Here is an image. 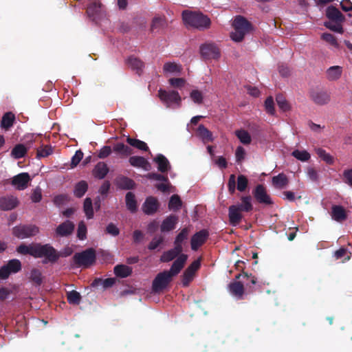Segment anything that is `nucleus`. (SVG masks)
<instances>
[{
	"mask_svg": "<svg viewBox=\"0 0 352 352\" xmlns=\"http://www.w3.org/2000/svg\"><path fill=\"white\" fill-rule=\"evenodd\" d=\"M189 232L190 230L188 228H183L177 235L174 241V245L179 247L180 249H183L182 244L186 240L188 239Z\"/></svg>",
	"mask_w": 352,
	"mask_h": 352,
	"instance_id": "38",
	"label": "nucleus"
},
{
	"mask_svg": "<svg viewBox=\"0 0 352 352\" xmlns=\"http://www.w3.org/2000/svg\"><path fill=\"white\" fill-rule=\"evenodd\" d=\"M116 186L122 190H132L135 187V182L131 178L119 175L115 179Z\"/></svg>",
	"mask_w": 352,
	"mask_h": 352,
	"instance_id": "18",
	"label": "nucleus"
},
{
	"mask_svg": "<svg viewBox=\"0 0 352 352\" xmlns=\"http://www.w3.org/2000/svg\"><path fill=\"white\" fill-rule=\"evenodd\" d=\"M292 155L302 162H307L311 157L310 154L306 151L294 150Z\"/></svg>",
	"mask_w": 352,
	"mask_h": 352,
	"instance_id": "52",
	"label": "nucleus"
},
{
	"mask_svg": "<svg viewBox=\"0 0 352 352\" xmlns=\"http://www.w3.org/2000/svg\"><path fill=\"white\" fill-rule=\"evenodd\" d=\"M114 274L120 278H126L132 274V268L126 265H117L113 269Z\"/></svg>",
	"mask_w": 352,
	"mask_h": 352,
	"instance_id": "33",
	"label": "nucleus"
},
{
	"mask_svg": "<svg viewBox=\"0 0 352 352\" xmlns=\"http://www.w3.org/2000/svg\"><path fill=\"white\" fill-rule=\"evenodd\" d=\"M228 217L230 224L236 226L241 221L243 214L238 210V208L235 205H231L228 208Z\"/></svg>",
	"mask_w": 352,
	"mask_h": 352,
	"instance_id": "22",
	"label": "nucleus"
},
{
	"mask_svg": "<svg viewBox=\"0 0 352 352\" xmlns=\"http://www.w3.org/2000/svg\"><path fill=\"white\" fill-rule=\"evenodd\" d=\"M228 289L230 294L237 300L243 299L245 288L241 282L237 280L232 281L228 285Z\"/></svg>",
	"mask_w": 352,
	"mask_h": 352,
	"instance_id": "15",
	"label": "nucleus"
},
{
	"mask_svg": "<svg viewBox=\"0 0 352 352\" xmlns=\"http://www.w3.org/2000/svg\"><path fill=\"white\" fill-rule=\"evenodd\" d=\"M166 26V22L164 17L155 16L153 18L151 26V32H159Z\"/></svg>",
	"mask_w": 352,
	"mask_h": 352,
	"instance_id": "39",
	"label": "nucleus"
},
{
	"mask_svg": "<svg viewBox=\"0 0 352 352\" xmlns=\"http://www.w3.org/2000/svg\"><path fill=\"white\" fill-rule=\"evenodd\" d=\"M105 232L113 236H117L120 234V230L114 223H110L107 226Z\"/></svg>",
	"mask_w": 352,
	"mask_h": 352,
	"instance_id": "60",
	"label": "nucleus"
},
{
	"mask_svg": "<svg viewBox=\"0 0 352 352\" xmlns=\"http://www.w3.org/2000/svg\"><path fill=\"white\" fill-rule=\"evenodd\" d=\"M109 168L106 163L103 162H98L93 170V175L98 179H104L109 173Z\"/></svg>",
	"mask_w": 352,
	"mask_h": 352,
	"instance_id": "27",
	"label": "nucleus"
},
{
	"mask_svg": "<svg viewBox=\"0 0 352 352\" xmlns=\"http://www.w3.org/2000/svg\"><path fill=\"white\" fill-rule=\"evenodd\" d=\"M197 135L206 143L213 140L212 133L203 124H200L197 129Z\"/></svg>",
	"mask_w": 352,
	"mask_h": 352,
	"instance_id": "31",
	"label": "nucleus"
},
{
	"mask_svg": "<svg viewBox=\"0 0 352 352\" xmlns=\"http://www.w3.org/2000/svg\"><path fill=\"white\" fill-rule=\"evenodd\" d=\"M343 179L346 184L352 186V168L344 170Z\"/></svg>",
	"mask_w": 352,
	"mask_h": 352,
	"instance_id": "64",
	"label": "nucleus"
},
{
	"mask_svg": "<svg viewBox=\"0 0 352 352\" xmlns=\"http://www.w3.org/2000/svg\"><path fill=\"white\" fill-rule=\"evenodd\" d=\"M321 37L324 41L333 46L337 47L338 45L336 37L330 33H323Z\"/></svg>",
	"mask_w": 352,
	"mask_h": 352,
	"instance_id": "63",
	"label": "nucleus"
},
{
	"mask_svg": "<svg viewBox=\"0 0 352 352\" xmlns=\"http://www.w3.org/2000/svg\"><path fill=\"white\" fill-rule=\"evenodd\" d=\"M190 97L195 103L199 104L203 102V94L199 90H192L190 92Z\"/></svg>",
	"mask_w": 352,
	"mask_h": 352,
	"instance_id": "58",
	"label": "nucleus"
},
{
	"mask_svg": "<svg viewBox=\"0 0 352 352\" xmlns=\"http://www.w3.org/2000/svg\"><path fill=\"white\" fill-rule=\"evenodd\" d=\"M241 204L243 208V212H250L253 209V206L252 204V197L248 196H243L241 198Z\"/></svg>",
	"mask_w": 352,
	"mask_h": 352,
	"instance_id": "54",
	"label": "nucleus"
},
{
	"mask_svg": "<svg viewBox=\"0 0 352 352\" xmlns=\"http://www.w3.org/2000/svg\"><path fill=\"white\" fill-rule=\"evenodd\" d=\"M83 157V153L80 151H76L75 155L72 158L71 166L76 167Z\"/></svg>",
	"mask_w": 352,
	"mask_h": 352,
	"instance_id": "62",
	"label": "nucleus"
},
{
	"mask_svg": "<svg viewBox=\"0 0 352 352\" xmlns=\"http://www.w3.org/2000/svg\"><path fill=\"white\" fill-rule=\"evenodd\" d=\"M163 69L165 72L180 73L182 71V67L180 65L175 63L168 62L164 65Z\"/></svg>",
	"mask_w": 352,
	"mask_h": 352,
	"instance_id": "50",
	"label": "nucleus"
},
{
	"mask_svg": "<svg viewBox=\"0 0 352 352\" xmlns=\"http://www.w3.org/2000/svg\"><path fill=\"white\" fill-rule=\"evenodd\" d=\"M265 111L268 114L274 115L275 114V109H274V99L272 96H269L266 98L265 101Z\"/></svg>",
	"mask_w": 352,
	"mask_h": 352,
	"instance_id": "55",
	"label": "nucleus"
},
{
	"mask_svg": "<svg viewBox=\"0 0 352 352\" xmlns=\"http://www.w3.org/2000/svg\"><path fill=\"white\" fill-rule=\"evenodd\" d=\"M130 164L136 168H142L145 170H149L151 168L150 163L141 156H131L129 159Z\"/></svg>",
	"mask_w": 352,
	"mask_h": 352,
	"instance_id": "23",
	"label": "nucleus"
},
{
	"mask_svg": "<svg viewBox=\"0 0 352 352\" xmlns=\"http://www.w3.org/2000/svg\"><path fill=\"white\" fill-rule=\"evenodd\" d=\"M273 186L278 189L285 188L289 184V179L284 173H279L276 176H274L272 179Z\"/></svg>",
	"mask_w": 352,
	"mask_h": 352,
	"instance_id": "29",
	"label": "nucleus"
},
{
	"mask_svg": "<svg viewBox=\"0 0 352 352\" xmlns=\"http://www.w3.org/2000/svg\"><path fill=\"white\" fill-rule=\"evenodd\" d=\"M37 250V243H32L30 245H25L24 243L21 244L16 248V252L22 255H30L36 258Z\"/></svg>",
	"mask_w": 352,
	"mask_h": 352,
	"instance_id": "25",
	"label": "nucleus"
},
{
	"mask_svg": "<svg viewBox=\"0 0 352 352\" xmlns=\"http://www.w3.org/2000/svg\"><path fill=\"white\" fill-rule=\"evenodd\" d=\"M235 135L237 137V138L239 140V141L245 144L248 145L250 144L252 142V138L250 133L244 130V129H239L236 130L235 132Z\"/></svg>",
	"mask_w": 352,
	"mask_h": 352,
	"instance_id": "42",
	"label": "nucleus"
},
{
	"mask_svg": "<svg viewBox=\"0 0 352 352\" xmlns=\"http://www.w3.org/2000/svg\"><path fill=\"white\" fill-rule=\"evenodd\" d=\"M208 236L209 232L206 229H203L199 232H197L191 237V249L194 251L197 250L199 247H201L206 243V241L208 239Z\"/></svg>",
	"mask_w": 352,
	"mask_h": 352,
	"instance_id": "9",
	"label": "nucleus"
},
{
	"mask_svg": "<svg viewBox=\"0 0 352 352\" xmlns=\"http://www.w3.org/2000/svg\"><path fill=\"white\" fill-rule=\"evenodd\" d=\"M126 142L131 146L138 148L141 151H148V146L146 143L135 138H132L131 137H127L126 140Z\"/></svg>",
	"mask_w": 352,
	"mask_h": 352,
	"instance_id": "40",
	"label": "nucleus"
},
{
	"mask_svg": "<svg viewBox=\"0 0 352 352\" xmlns=\"http://www.w3.org/2000/svg\"><path fill=\"white\" fill-rule=\"evenodd\" d=\"M182 205V201L177 195H173L170 197L168 202V208L170 210L175 211L178 210Z\"/></svg>",
	"mask_w": 352,
	"mask_h": 352,
	"instance_id": "45",
	"label": "nucleus"
},
{
	"mask_svg": "<svg viewBox=\"0 0 352 352\" xmlns=\"http://www.w3.org/2000/svg\"><path fill=\"white\" fill-rule=\"evenodd\" d=\"M168 82L172 87L175 88H181L186 84V80L182 78H172L169 79Z\"/></svg>",
	"mask_w": 352,
	"mask_h": 352,
	"instance_id": "59",
	"label": "nucleus"
},
{
	"mask_svg": "<svg viewBox=\"0 0 352 352\" xmlns=\"http://www.w3.org/2000/svg\"><path fill=\"white\" fill-rule=\"evenodd\" d=\"M14 120V114L12 112H7L2 117L1 126L5 129H8L13 125Z\"/></svg>",
	"mask_w": 352,
	"mask_h": 352,
	"instance_id": "41",
	"label": "nucleus"
},
{
	"mask_svg": "<svg viewBox=\"0 0 352 352\" xmlns=\"http://www.w3.org/2000/svg\"><path fill=\"white\" fill-rule=\"evenodd\" d=\"M53 153V149L51 146L45 145L37 148L36 158L41 159L42 157H47Z\"/></svg>",
	"mask_w": 352,
	"mask_h": 352,
	"instance_id": "46",
	"label": "nucleus"
},
{
	"mask_svg": "<svg viewBox=\"0 0 352 352\" xmlns=\"http://www.w3.org/2000/svg\"><path fill=\"white\" fill-rule=\"evenodd\" d=\"M187 259V254L180 255L174 261L169 270H165L157 274L153 280V291L155 293H158L166 288L172 281L173 277L177 275L184 268Z\"/></svg>",
	"mask_w": 352,
	"mask_h": 352,
	"instance_id": "1",
	"label": "nucleus"
},
{
	"mask_svg": "<svg viewBox=\"0 0 352 352\" xmlns=\"http://www.w3.org/2000/svg\"><path fill=\"white\" fill-rule=\"evenodd\" d=\"M19 204L18 198L14 195H6L0 197V209L3 211L12 210Z\"/></svg>",
	"mask_w": 352,
	"mask_h": 352,
	"instance_id": "14",
	"label": "nucleus"
},
{
	"mask_svg": "<svg viewBox=\"0 0 352 352\" xmlns=\"http://www.w3.org/2000/svg\"><path fill=\"white\" fill-rule=\"evenodd\" d=\"M183 249L174 245V248L165 251L160 256V261L162 263H168L174 259H177L180 255H182Z\"/></svg>",
	"mask_w": 352,
	"mask_h": 352,
	"instance_id": "16",
	"label": "nucleus"
},
{
	"mask_svg": "<svg viewBox=\"0 0 352 352\" xmlns=\"http://www.w3.org/2000/svg\"><path fill=\"white\" fill-rule=\"evenodd\" d=\"M252 194L259 204L265 205H271L273 204L270 195L267 193L266 188L262 184L257 185L253 190Z\"/></svg>",
	"mask_w": 352,
	"mask_h": 352,
	"instance_id": "10",
	"label": "nucleus"
},
{
	"mask_svg": "<svg viewBox=\"0 0 352 352\" xmlns=\"http://www.w3.org/2000/svg\"><path fill=\"white\" fill-rule=\"evenodd\" d=\"M101 10V3L99 1H94L91 3L87 8V14L90 17L95 20Z\"/></svg>",
	"mask_w": 352,
	"mask_h": 352,
	"instance_id": "35",
	"label": "nucleus"
},
{
	"mask_svg": "<svg viewBox=\"0 0 352 352\" xmlns=\"http://www.w3.org/2000/svg\"><path fill=\"white\" fill-rule=\"evenodd\" d=\"M28 152V148L23 144H18L14 146L11 151V156L16 159L23 157Z\"/></svg>",
	"mask_w": 352,
	"mask_h": 352,
	"instance_id": "37",
	"label": "nucleus"
},
{
	"mask_svg": "<svg viewBox=\"0 0 352 352\" xmlns=\"http://www.w3.org/2000/svg\"><path fill=\"white\" fill-rule=\"evenodd\" d=\"M327 78L329 80H338L342 74V67L340 66H331L327 70Z\"/></svg>",
	"mask_w": 352,
	"mask_h": 352,
	"instance_id": "32",
	"label": "nucleus"
},
{
	"mask_svg": "<svg viewBox=\"0 0 352 352\" xmlns=\"http://www.w3.org/2000/svg\"><path fill=\"white\" fill-rule=\"evenodd\" d=\"M74 228V223L67 220L56 228V234L58 236H68L73 233Z\"/></svg>",
	"mask_w": 352,
	"mask_h": 352,
	"instance_id": "17",
	"label": "nucleus"
},
{
	"mask_svg": "<svg viewBox=\"0 0 352 352\" xmlns=\"http://www.w3.org/2000/svg\"><path fill=\"white\" fill-rule=\"evenodd\" d=\"M113 151L122 157H127L133 154V149L130 146L121 142L114 144Z\"/></svg>",
	"mask_w": 352,
	"mask_h": 352,
	"instance_id": "30",
	"label": "nucleus"
},
{
	"mask_svg": "<svg viewBox=\"0 0 352 352\" xmlns=\"http://www.w3.org/2000/svg\"><path fill=\"white\" fill-rule=\"evenodd\" d=\"M200 54L204 60L219 59L221 52L219 47L213 43H206L200 46Z\"/></svg>",
	"mask_w": 352,
	"mask_h": 352,
	"instance_id": "7",
	"label": "nucleus"
},
{
	"mask_svg": "<svg viewBox=\"0 0 352 352\" xmlns=\"http://www.w3.org/2000/svg\"><path fill=\"white\" fill-rule=\"evenodd\" d=\"M326 16L330 21L335 23H342L345 20V17L342 12L333 6H330L327 8Z\"/></svg>",
	"mask_w": 352,
	"mask_h": 352,
	"instance_id": "21",
	"label": "nucleus"
},
{
	"mask_svg": "<svg viewBox=\"0 0 352 352\" xmlns=\"http://www.w3.org/2000/svg\"><path fill=\"white\" fill-rule=\"evenodd\" d=\"M341 23H335L333 21H327L324 23V26L336 32L342 33L343 28L340 24Z\"/></svg>",
	"mask_w": 352,
	"mask_h": 352,
	"instance_id": "56",
	"label": "nucleus"
},
{
	"mask_svg": "<svg viewBox=\"0 0 352 352\" xmlns=\"http://www.w3.org/2000/svg\"><path fill=\"white\" fill-rule=\"evenodd\" d=\"M67 300L69 304L78 305L80 302L81 296L79 292L72 290L67 294Z\"/></svg>",
	"mask_w": 352,
	"mask_h": 352,
	"instance_id": "49",
	"label": "nucleus"
},
{
	"mask_svg": "<svg viewBox=\"0 0 352 352\" xmlns=\"http://www.w3.org/2000/svg\"><path fill=\"white\" fill-rule=\"evenodd\" d=\"M73 261L76 267H88L96 261V251L93 248H89L76 253L73 256Z\"/></svg>",
	"mask_w": 352,
	"mask_h": 352,
	"instance_id": "5",
	"label": "nucleus"
},
{
	"mask_svg": "<svg viewBox=\"0 0 352 352\" xmlns=\"http://www.w3.org/2000/svg\"><path fill=\"white\" fill-rule=\"evenodd\" d=\"M30 180V176L28 173H21L12 177L11 184L16 190H23L28 187Z\"/></svg>",
	"mask_w": 352,
	"mask_h": 352,
	"instance_id": "12",
	"label": "nucleus"
},
{
	"mask_svg": "<svg viewBox=\"0 0 352 352\" xmlns=\"http://www.w3.org/2000/svg\"><path fill=\"white\" fill-rule=\"evenodd\" d=\"M70 253L71 252L63 254L59 252L50 243L41 244L37 243L36 258H44L42 261L43 264H54L58 261L60 257L67 256L69 255Z\"/></svg>",
	"mask_w": 352,
	"mask_h": 352,
	"instance_id": "2",
	"label": "nucleus"
},
{
	"mask_svg": "<svg viewBox=\"0 0 352 352\" xmlns=\"http://www.w3.org/2000/svg\"><path fill=\"white\" fill-rule=\"evenodd\" d=\"M182 18L186 24L200 30L208 28L211 23L206 15L188 10L183 11Z\"/></svg>",
	"mask_w": 352,
	"mask_h": 352,
	"instance_id": "3",
	"label": "nucleus"
},
{
	"mask_svg": "<svg viewBox=\"0 0 352 352\" xmlns=\"http://www.w3.org/2000/svg\"><path fill=\"white\" fill-rule=\"evenodd\" d=\"M88 190V184L85 180H81L76 184L74 189V195L77 198H81Z\"/></svg>",
	"mask_w": 352,
	"mask_h": 352,
	"instance_id": "36",
	"label": "nucleus"
},
{
	"mask_svg": "<svg viewBox=\"0 0 352 352\" xmlns=\"http://www.w3.org/2000/svg\"><path fill=\"white\" fill-rule=\"evenodd\" d=\"M316 153L323 161H324L328 164H332L333 163V157L328 153L326 152L325 150L318 148L316 149Z\"/></svg>",
	"mask_w": 352,
	"mask_h": 352,
	"instance_id": "48",
	"label": "nucleus"
},
{
	"mask_svg": "<svg viewBox=\"0 0 352 352\" xmlns=\"http://www.w3.org/2000/svg\"><path fill=\"white\" fill-rule=\"evenodd\" d=\"M276 103L283 111L286 112L290 110L291 106L283 94H278L276 96Z\"/></svg>",
	"mask_w": 352,
	"mask_h": 352,
	"instance_id": "43",
	"label": "nucleus"
},
{
	"mask_svg": "<svg viewBox=\"0 0 352 352\" xmlns=\"http://www.w3.org/2000/svg\"><path fill=\"white\" fill-rule=\"evenodd\" d=\"M164 241V238L161 236L159 237H154L148 245V249L150 250H155Z\"/></svg>",
	"mask_w": 352,
	"mask_h": 352,
	"instance_id": "61",
	"label": "nucleus"
},
{
	"mask_svg": "<svg viewBox=\"0 0 352 352\" xmlns=\"http://www.w3.org/2000/svg\"><path fill=\"white\" fill-rule=\"evenodd\" d=\"M177 221L178 217L177 216L173 214L169 215L162 221L160 226L161 231L164 232L174 230Z\"/></svg>",
	"mask_w": 352,
	"mask_h": 352,
	"instance_id": "24",
	"label": "nucleus"
},
{
	"mask_svg": "<svg viewBox=\"0 0 352 352\" xmlns=\"http://www.w3.org/2000/svg\"><path fill=\"white\" fill-rule=\"evenodd\" d=\"M234 32H232L231 38L236 42H241L245 35L252 29L251 23L243 16H237L234 20Z\"/></svg>",
	"mask_w": 352,
	"mask_h": 352,
	"instance_id": "4",
	"label": "nucleus"
},
{
	"mask_svg": "<svg viewBox=\"0 0 352 352\" xmlns=\"http://www.w3.org/2000/svg\"><path fill=\"white\" fill-rule=\"evenodd\" d=\"M9 270L12 273H17L21 270V263L18 259L10 260L6 264Z\"/></svg>",
	"mask_w": 352,
	"mask_h": 352,
	"instance_id": "51",
	"label": "nucleus"
},
{
	"mask_svg": "<svg viewBox=\"0 0 352 352\" xmlns=\"http://www.w3.org/2000/svg\"><path fill=\"white\" fill-rule=\"evenodd\" d=\"M160 207V203L157 199L153 196H149L146 198L144 204H142V211L147 215H152L155 214Z\"/></svg>",
	"mask_w": 352,
	"mask_h": 352,
	"instance_id": "13",
	"label": "nucleus"
},
{
	"mask_svg": "<svg viewBox=\"0 0 352 352\" xmlns=\"http://www.w3.org/2000/svg\"><path fill=\"white\" fill-rule=\"evenodd\" d=\"M87 226L84 221H80L78 226L77 237L80 240L86 239Z\"/></svg>",
	"mask_w": 352,
	"mask_h": 352,
	"instance_id": "57",
	"label": "nucleus"
},
{
	"mask_svg": "<svg viewBox=\"0 0 352 352\" xmlns=\"http://www.w3.org/2000/svg\"><path fill=\"white\" fill-rule=\"evenodd\" d=\"M248 185V178L243 175H239L237 177V190L240 192H243L247 188Z\"/></svg>",
	"mask_w": 352,
	"mask_h": 352,
	"instance_id": "53",
	"label": "nucleus"
},
{
	"mask_svg": "<svg viewBox=\"0 0 352 352\" xmlns=\"http://www.w3.org/2000/svg\"><path fill=\"white\" fill-rule=\"evenodd\" d=\"M83 210L87 219H90L94 217V210L92 201L91 198L87 197L83 204Z\"/></svg>",
	"mask_w": 352,
	"mask_h": 352,
	"instance_id": "44",
	"label": "nucleus"
},
{
	"mask_svg": "<svg viewBox=\"0 0 352 352\" xmlns=\"http://www.w3.org/2000/svg\"><path fill=\"white\" fill-rule=\"evenodd\" d=\"M201 267V259L198 258L194 261L184 272L182 277V285L188 287L192 281L196 272Z\"/></svg>",
	"mask_w": 352,
	"mask_h": 352,
	"instance_id": "8",
	"label": "nucleus"
},
{
	"mask_svg": "<svg viewBox=\"0 0 352 352\" xmlns=\"http://www.w3.org/2000/svg\"><path fill=\"white\" fill-rule=\"evenodd\" d=\"M153 161L157 164L158 170L161 173H166L170 168L168 160L162 154L157 155Z\"/></svg>",
	"mask_w": 352,
	"mask_h": 352,
	"instance_id": "28",
	"label": "nucleus"
},
{
	"mask_svg": "<svg viewBox=\"0 0 352 352\" xmlns=\"http://www.w3.org/2000/svg\"><path fill=\"white\" fill-rule=\"evenodd\" d=\"M30 280L37 285H40L43 282L41 272L36 268H34L30 272Z\"/></svg>",
	"mask_w": 352,
	"mask_h": 352,
	"instance_id": "47",
	"label": "nucleus"
},
{
	"mask_svg": "<svg viewBox=\"0 0 352 352\" xmlns=\"http://www.w3.org/2000/svg\"><path fill=\"white\" fill-rule=\"evenodd\" d=\"M125 201L127 209L131 213L136 212L138 210V204L134 193L132 192H128L125 196Z\"/></svg>",
	"mask_w": 352,
	"mask_h": 352,
	"instance_id": "34",
	"label": "nucleus"
},
{
	"mask_svg": "<svg viewBox=\"0 0 352 352\" xmlns=\"http://www.w3.org/2000/svg\"><path fill=\"white\" fill-rule=\"evenodd\" d=\"M331 218L339 223H342L346 220L347 214L343 206L340 205H333L331 212Z\"/></svg>",
	"mask_w": 352,
	"mask_h": 352,
	"instance_id": "20",
	"label": "nucleus"
},
{
	"mask_svg": "<svg viewBox=\"0 0 352 352\" xmlns=\"http://www.w3.org/2000/svg\"><path fill=\"white\" fill-rule=\"evenodd\" d=\"M126 64L139 75H140L144 67V63L134 56H131L127 58Z\"/></svg>",
	"mask_w": 352,
	"mask_h": 352,
	"instance_id": "26",
	"label": "nucleus"
},
{
	"mask_svg": "<svg viewBox=\"0 0 352 352\" xmlns=\"http://www.w3.org/2000/svg\"><path fill=\"white\" fill-rule=\"evenodd\" d=\"M39 231V228L36 225L20 224L12 228V234L18 239H24L36 236Z\"/></svg>",
	"mask_w": 352,
	"mask_h": 352,
	"instance_id": "6",
	"label": "nucleus"
},
{
	"mask_svg": "<svg viewBox=\"0 0 352 352\" xmlns=\"http://www.w3.org/2000/svg\"><path fill=\"white\" fill-rule=\"evenodd\" d=\"M158 96L160 100L166 104L179 103L182 100L178 91L175 90L167 91L160 89L158 91Z\"/></svg>",
	"mask_w": 352,
	"mask_h": 352,
	"instance_id": "11",
	"label": "nucleus"
},
{
	"mask_svg": "<svg viewBox=\"0 0 352 352\" xmlns=\"http://www.w3.org/2000/svg\"><path fill=\"white\" fill-rule=\"evenodd\" d=\"M311 100L318 105H324L331 100L330 94L326 91H314L311 94Z\"/></svg>",
	"mask_w": 352,
	"mask_h": 352,
	"instance_id": "19",
	"label": "nucleus"
}]
</instances>
